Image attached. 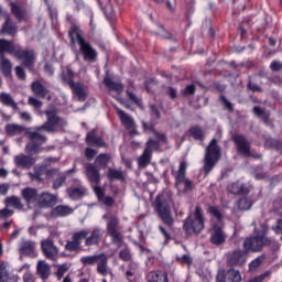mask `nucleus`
I'll use <instances>...</instances> for the list:
<instances>
[{"instance_id":"nucleus-1","label":"nucleus","mask_w":282,"mask_h":282,"mask_svg":"<svg viewBox=\"0 0 282 282\" xmlns=\"http://www.w3.org/2000/svg\"><path fill=\"white\" fill-rule=\"evenodd\" d=\"M270 228L267 224H262L260 229H254L253 236L245 239L242 248L234 250L228 254V265L231 268H241L246 263L248 252H261L263 248L270 247L274 239L268 237Z\"/></svg>"},{"instance_id":"nucleus-2","label":"nucleus","mask_w":282,"mask_h":282,"mask_svg":"<svg viewBox=\"0 0 282 282\" xmlns=\"http://www.w3.org/2000/svg\"><path fill=\"white\" fill-rule=\"evenodd\" d=\"M10 54L18 61L22 62L23 67L32 70L36 61V53L32 48H23L21 44H14V42L6 39H0V56Z\"/></svg>"},{"instance_id":"nucleus-3","label":"nucleus","mask_w":282,"mask_h":282,"mask_svg":"<svg viewBox=\"0 0 282 282\" xmlns=\"http://www.w3.org/2000/svg\"><path fill=\"white\" fill-rule=\"evenodd\" d=\"M68 39L70 45L79 46V54L86 63H96L98 61V51L91 45L90 42L85 40V35L79 25L73 24L68 31Z\"/></svg>"},{"instance_id":"nucleus-4","label":"nucleus","mask_w":282,"mask_h":282,"mask_svg":"<svg viewBox=\"0 0 282 282\" xmlns=\"http://www.w3.org/2000/svg\"><path fill=\"white\" fill-rule=\"evenodd\" d=\"M171 204H173V199L166 194H159L153 202V208L158 217L167 228H173L175 224L173 213L171 212Z\"/></svg>"},{"instance_id":"nucleus-5","label":"nucleus","mask_w":282,"mask_h":282,"mask_svg":"<svg viewBox=\"0 0 282 282\" xmlns=\"http://www.w3.org/2000/svg\"><path fill=\"white\" fill-rule=\"evenodd\" d=\"M102 219L107 221L106 231L108 237L111 239V245L117 246V248H121L124 246V236L122 231H120V218L112 214H105Z\"/></svg>"},{"instance_id":"nucleus-6","label":"nucleus","mask_w":282,"mask_h":282,"mask_svg":"<svg viewBox=\"0 0 282 282\" xmlns=\"http://www.w3.org/2000/svg\"><path fill=\"white\" fill-rule=\"evenodd\" d=\"M206 218L204 217V209L202 206H196L193 214H191L183 223V230L185 235H199L205 228Z\"/></svg>"},{"instance_id":"nucleus-7","label":"nucleus","mask_w":282,"mask_h":282,"mask_svg":"<svg viewBox=\"0 0 282 282\" xmlns=\"http://www.w3.org/2000/svg\"><path fill=\"white\" fill-rule=\"evenodd\" d=\"M45 129H41V126L34 128V130H28L25 132L26 138L30 142L25 145L26 153H39L41 147L47 142V135L43 134Z\"/></svg>"},{"instance_id":"nucleus-8","label":"nucleus","mask_w":282,"mask_h":282,"mask_svg":"<svg viewBox=\"0 0 282 282\" xmlns=\"http://www.w3.org/2000/svg\"><path fill=\"white\" fill-rule=\"evenodd\" d=\"M221 158V148L217 143V139H213L206 148L204 171L208 175L215 169V164Z\"/></svg>"},{"instance_id":"nucleus-9","label":"nucleus","mask_w":282,"mask_h":282,"mask_svg":"<svg viewBox=\"0 0 282 282\" xmlns=\"http://www.w3.org/2000/svg\"><path fill=\"white\" fill-rule=\"evenodd\" d=\"M59 78L64 85H68L79 102L87 100V91H85L80 83L74 82V70H72V68H67L66 73H62Z\"/></svg>"},{"instance_id":"nucleus-10","label":"nucleus","mask_w":282,"mask_h":282,"mask_svg":"<svg viewBox=\"0 0 282 282\" xmlns=\"http://www.w3.org/2000/svg\"><path fill=\"white\" fill-rule=\"evenodd\" d=\"M188 170V163L186 161H181L178 165V171L174 175L176 188H182L183 193H192L195 191V183L191 178L186 177V171Z\"/></svg>"},{"instance_id":"nucleus-11","label":"nucleus","mask_w":282,"mask_h":282,"mask_svg":"<svg viewBox=\"0 0 282 282\" xmlns=\"http://www.w3.org/2000/svg\"><path fill=\"white\" fill-rule=\"evenodd\" d=\"M232 140L236 144L237 153L242 158H253V160H261V158H263L262 154H252V152L250 151V141L246 139V135L235 134L232 137Z\"/></svg>"},{"instance_id":"nucleus-12","label":"nucleus","mask_w":282,"mask_h":282,"mask_svg":"<svg viewBox=\"0 0 282 282\" xmlns=\"http://www.w3.org/2000/svg\"><path fill=\"white\" fill-rule=\"evenodd\" d=\"M89 235V229H82L76 231L72 236V240H68L64 246L66 252H78L83 248V239Z\"/></svg>"},{"instance_id":"nucleus-13","label":"nucleus","mask_w":282,"mask_h":282,"mask_svg":"<svg viewBox=\"0 0 282 282\" xmlns=\"http://www.w3.org/2000/svg\"><path fill=\"white\" fill-rule=\"evenodd\" d=\"M116 111L122 127L130 131V135H140V132L135 129V121L133 120V117L120 108H116Z\"/></svg>"},{"instance_id":"nucleus-14","label":"nucleus","mask_w":282,"mask_h":282,"mask_svg":"<svg viewBox=\"0 0 282 282\" xmlns=\"http://www.w3.org/2000/svg\"><path fill=\"white\" fill-rule=\"evenodd\" d=\"M45 116L47 118L40 129H44L47 133H54L56 127L61 124V117L56 116V110H46Z\"/></svg>"},{"instance_id":"nucleus-15","label":"nucleus","mask_w":282,"mask_h":282,"mask_svg":"<svg viewBox=\"0 0 282 282\" xmlns=\"http://www.w3.org/2000/svg\"><path fill=\"white\" fill-rule=\"evenodd\" d=\"M209 241L212 246H224L226 243V232L221 226L214 224L209 229Z\"/></svg>"},{"instance_id":"nucleus-16","label":"nucleus","mask_w":282,"mask_h":282,"mask_svg":"<svg viewBox=\"0 0 282 282\" xmlns=\"http://www.w3.org/2000/svg\"><path fill=\"white\" fill-rule=\"evenodd\" d=\"M41 248L44 257L50 261H56V259H58V247L54 245V240H43Z\"/></svg>"},{"instance_id":"nucleus-17","label":"nucleus","mask_w":282,"mask_h":282,"mask_svg":"<svg viewBox=\"0 0 282 282\" xmlns=\"http://www.w3.org/2000/svg\"><path fill=\"white\" fill-rule=\"evenodd\" d=\"M88 232L89 234L84 238L86 248L99 246L100 241H102V228L94 227L90 231L88 230Z\"/></svg>"},{"instance_id":"nucleus-18","label":"nucleus","mask_w":282,"mask_h":282,"mask_svg":"<svg viewBox=\"0 0 282 282\" xmlns=\"http://www.w3.org/2000/svg\"><path fill=\"white\" fill-rule=\"evenodd\" d=\"M14 164L18 169L22 171H30L34 164H36V159L34 156L18 154L14 156Z\"/></svg>"},{"instance_id":"nucleus-19","label":"nucleus","mask_w":282,"mask_h":282,"mask_svg":"<svg viewBox=\"0 0 282 282\" xmlns=\"http://www.w3.org/2000/svg\"><path fill=\"white\" fill-rule=\"evenodd\" d=\"M86 177L91 186H100V170L94 163L86 165Z\"/></svg>"},{"instance_id":"nucleus-20","label":"nucleus","mask_w":282,"mask_h":282,"mask_svg":"<svg viewBox=\"0 0 282 282\" xmlns=\"http://www.w3.org/2000/svg\"><path fill=\"white\" fill-rule=\"evenodd\" d=\"M86 144H88V147H97L98 149H107V142H105L102 137H98L96 130H91L87 133Z\"/></svg>"},{"instance_id":"nucleus-21","label":"nucleus","mask_w":282,"mask_h":282,"mask_svg":"<svg viewBox=\"0 0 282 282\" xmlns=\"http://www.w3.org/2000/svg\"><path fill=\"white\" fill-rule=\"evenodd\" d=\"M0 32L3 35L17 36V33L19 32V26L15 22L12 21V18L10 15H7Z\"/></svg>"},{"instance_id":"nucleus-22","label":"nucleus","mask_w":282,"mask_h":282,"mask_svg":"<svg viewBox=\"0 0 282 282\" xmlns=\"http://www.w3.org/2000/svg\"><path fill=\"white\" fill-rule=\"evenodd\" d=\"M21 196L28 205L39 203V189L37 188L25 187L21 191Z\"/></svg>"},{"instance_id":"nucleus-23","label":"nucleus","mask_w":282,"mask_h":282,"mask_svg":"<svg viewBox=\"0 0 282 282\" xmlns=\"http://www.w3.org/2000/svg\"><path fill=\"white\" fill-rule=\"evenodd\" d=\"M56 195L44 192L39 195L37 204L41 208H52L56 204Z\"/></svg>"},{"instance_id":"nucleus-24","label":"nucleus","mask_w":282,"mask_h":282,"mask_svg":"<svg viewBox=\"0 0 282 282\" xmlns=\"http://www.w3.org/2000/svg\"><path fill=\"white\" fill-rule=\"evenodd\" d=\"M19 252L24 257H34V253L36 252V242L32 240L22 241L20 243Z\"/></svg>"},{"instance_id":"nucleus-25","label":"nucleus","mask_w":282,"mask_h":282,"mask_svg":"<svg viewBox=\"0 0 282 282\" xmlns=\"http://www.w3.org/2000/svg\"><path fill=\"white\" fill-rule=\"evenodd\" d=\"M11 14L17 19L18 23H23L25 21V15L28 11L24 8L19 6L17 2H10Z\"/></svg>"},{"instance_id":"nucleus-26","label":"nucleus","mask_w":282,"mask_h":282,"mask_svg":"<svg viewBox=\"0 0 282 282\" xmlns=\"http://www.w3.org/2000/svg\"><path fill=\"white\" fill-rule=\"evenodd\" d=\"M74 213V209L67 205H58L54 207L51 212V216L56 219L58 217H67Z\"/></svg>"},{"instance_id":"nucleus-27","label":"nucleus","mask_w":282,"mask_h":282,"mask_svg":"<svg viewBox=\"0 0 282 282\" xmlns=\"http://www.w3.org/2000/svg\"><path fill=\"white\" fill-rule=\"evenodd\" d=\"M31 89L37 98H45L50 94V89L39 80L31 84Z\"/></svg>"},{"instance_id":"nucleus-28","label":"nucleus","mask_w":282,"mask_h":282,"mask_svg":"<svg viewBox=\"0 0 282 282\" xmlns=\"http://www.w3.org/2000/svg\"><path fill=\"white\" fill-rule=\"evenodd\" d=\"M228 193H231V195H249L250 188L248 186L241 184V183H231L227 187Z\"/></svg>"},{"instance_id":"nucleus-29","label":"nucleus","mask_w":282,"mask_h":282,"mask_svg":"<svg viewBox=\"0 0 282 282\" xmlns=\"http://www.w3.org/2000/svg\"><path fill=\"white\" fill-rule=\"evenodd\" d=\"M147 282H169V273L165 271H150L147 275Z\"/></svg>"},{"instance_id":"nucleus-30","label":"nucleus","mask_w":282,"mask_h":282,"mask_svg":"<svg viewBox=\"0 0 282 282\" xmlns=\"http://www.w3.org/2000/svg\"><path fill=\"white\" fill-rule=\"evenodd\" d=\"M0 72L6 78L12 76V62L6 55H0Z\"/></svg>"},{"instance_id":"nucleus-31","label":"nucleus","mask_w":282,"mask_h":282,"mask_svg":"<svg viewBox=\"0 0 282 282\" xmlns=\"http://www.w3.org/2000/svg\"><path fill=\"white\" fill-rule=\"evenodd\" d=\"M104 85L109 91H117V94H122L124 91V85L120 82H113L111 77H105Z\"/></svg>"},{"instance_id":"nucleus-32","label":"nucleus","mask_w":282,"mask_h":282,"mask_svg":"<svg viewBox=\"0 0 282 282\" xmlns=\"http://www.w3.org/2000/svg\"><path fill=\"white\" fill-rule=\"evenodd\" d=\"M36 270H37L39 276L42 278L43 281L50 279V274H52V267H50V264L44 260H40L37 262Z\"/></svg>"},{"instance_id":"nucleus-33","label":"nucleus","mask_w":282,"mask_h":282,"mask_svg":"<svg viewBox=\"0 0 282 282\" xmlns=\"http://www.w3.org/2000/svg\"><path fill=\"white\" fill-rule=\"evenodd\" d=\"M109 162H111V154L100 153L99 155H97L94 165L100 171H105V169L109 166Z\"/></svg>"},{"instance_id":"nucleus-34","label":"nucleus","mask_w":282,"mask_h":282,"mask_svg":"<svg viewBox=\"0 0 282 282\" xmlns=\"http://www.w3.org/2000/svg\"><path fill=\"white\" fill-rule=\"evenodd\" d=\"M4 206L7 208H17L18 210H23V205L21 198L18 196H9L4 199Z\"/></svg>"},{"instance_id":"nucleus-35","label":"nucleus","mask_w":282,"mask_h":282,"mask_svg":"<svg viewBox=\"0 0 282 282\" xmlns=\"http://www.w3.org/2000/svg\"><path fill=\"white\" fill-rule=\"evenodd\" d=\"M0 102L4 107H10L11 109H18L17 101H14V98H12L11 94L0 93Z\"/></svg>"},{"instance_id":"nucleus-36","label":"nucleus","mask_w":282,"mask_h":282,"mask_svg":"<svg viewBox=\"0 0 282 282\" xmlns=\"http://www.w3.org/2000/svg\"><path fill=\"white\" fill-rule=\"evenodd\" d=\"M153 154L149 152V150H144L143 153L138 159V164L140 169H147L151 164V160Z\"/></svg>"},{"instance_id":"nucleus-37","label":"nucleus","mask_w":282,"mask_h":282,"mask_svg":"<svg viewBox=\"0 0 282 282\" xmlns=\"http://www.w3.org/2000/svg\"><path fill=\"white\" fill-rule=\"evenodd\" d=\"M25 131V127L19 126L17 123H9L6 126V132L8 135H21Z\"/></svg>"},{"instance_id":"nucleus-38","label":"nucleus","mask_w":282,"mask_h":282,"mask_svg":"<svg viewBox=\"0 0 282 282\" xmlns=\"http://www.w3.org/2000/svg\"><path fill=\"white\" fill-rule=\"evenodd\" d=\"M189 135L194 138V140H199L200 142H204V130H202V127L199 126H193L188 130Z\"/></svg>"},{"instance_id":"nucleus-39","label":"nucleus","mask_w":282,"mask_h":282,"mask_svg":"<svg viewBox=\"0 0 282 282\" xmlns=\"http://www.w3.org/2000/svg\"><path fill=\"white\" fill-rule=\"evenodd\" d=\"M67 195L70 199H80V197H85V189L82 187L68 188Z\"/></svg>"},{"instance_id":"nucleus-40","label":"nucleus","mask_w":282,"mask_h":282,"mask_svg":"<svg viewBox=\"0 0 282 282\" xmlns=\"http://www.w3.org/2000/svg\"><path fill=\"white\" fill-rule=\"evenodd\" d=\"M108 180H118L119 182H124V174L120 170L109 169Z\"/></svg>"},{"instance_id":"nucleus-41","label":"nucleus","mask_w":282,"mask_h":282,"mask_svg":"<svg viewBox=\"0 0 282 282\" xmlns=\"http://www.w3.org/2000/svg\"><path fill=\"white\" fill-rule=\"evenodd\" d=\"M65 182H67V175L64 173H58L57 177L53 181L52 188L54 191H58V188H61Z\"/></svg>"},{"instance_id":"nucleus-42","label":"nucleus","mask_w":282,"mask_h":282,"mask_svg":"<svg viewBox=\"0 0 282 282\" xmlns=\"http://www.w3.org/2000/svg\"><path fill=\"white\" fill-rule=\"evenodd\" d=\"M100 259V256H84L80 258L83 265H96Z\"/></svg>"},{"instance_id":"nucleus-43","label":"nucleus","mask_w":282,"mask_h":282,"mask_svg":"<svg viewBox=\"0 0 282 282\" xmlns=\"http://www.w3.org/2000/svg\"><path fill=\"white\" fill-rule=\"evenodd\" d=\"M144 151H149L151 154H153V151H160V141L149 139L145 143Z\"/></svg>"},{"instance_id":"nucleus-44","label":"nucleus","mask_w":282,"mask_h":282,"mask_svg":"<svg viewBox=\"0 0 282 282\" xmlns=\"http://www.w3.org/2000/svg\"><path fill=\"white\" fill-rule=\"evenodd\" d=\"M239 210H250L252 208V200L248 197H242L238 200Z\"/></svg>"},{"instance_id":"nucleus-45","label":"nucleus","mask_w":282,"mask_h":282,"mask_svg":"<svg viewBox=\"0 0 282 282\" xmlns=\"http://www.w3.org/2000/svg\"><path fill=\"white\" fill-rule=\"evenodd\" d=\"M207 213L209 215H212V217H215V219H217L218 221H221L224 219V215L221 214V212L219 210V208L210 205L208 208H207Z\"/></svg>"},{"instance_id":"nucleus-46","label":"nucleus","mask_w":282,"mask_h":282,"mask_svg":"<svg viewBox=\"0 0 282 282\" xmlns=\"http://www.w3.org/2000/svg\"><path fill=\"white\" fill-rule=\"evenodd\" d=\"M227 274H228L229 281L241 282V272H239V270L229 269Z\"/></svg>"},{"instance_id":"nucleus-47","label":"nucleus","mask_w":282,"mask_h":282,"mask_svg":"<svg viewBox=\"0 0 282 282\" xmlns=\"http://www.w3.org/2000/svg\"><path fill=\"white\" fill-rule=\"evenodd\" d=\"M131 249L126 245V247L119 251V259L121 261H131Z\"/></svg>"},{"instance_id":"nucleus-48","label":"nucleus","mask_w":282,"mask_h":282,"mask_svg":"<svg viewBox=\"0 0 282 282\" xmlns=\"http://www.w3.org/2000/svg\"><path fill=\"white\" fill-rule=\"evenodd\" d=\"M265 147H268L269 149H275L276 151H279L280 149H282V143L281 141L276 140V139H267L265 141Z\"/></svg>"},{"instance_id":"nucleus-49","label":"nucleus","mask_w":282,"mask_h":282,"mask_svg":"<svg viewBox=\"0 0 282 282\" xmlns=\"http://www.w3.org/2000/svg\"><path fill=\"white\" fill-rule=\"evenodd\" d=\"M69 270V267L67 264H59V267L57 268V271L55 272V276L57 279V281H61V279H63V276H65V273Z\"/></svg>"},{"instance_id":"nucleus-50","label":"nucleus","mask_w":282,"mask_h":282,"mask_svg":"<svg viewBox=\"0 0 282 282\" xmlns=\"http://www.w3.org/2000/svg\"><path fill=\"white\" fill-rule=\"evenodd\" d=\"M176 261H178L181 265H193V258H191V256L188 254H183L182 257H177Z\"/></svg>"},{"instance_id":"nucleus-51","label":"nucleus","mask_w":282,"mask_h":282,"mask_svg":"<svg viewBox=\"0 0 282 282\" xmlns=\"http://www.w3.org/2000/svg\"><path fill=\"white\" fill-rule=\"evenodd\" d=\"M220 102H223L225 109L229 111V113H232V111H235V106L226 98V96H220Z\"/></svg>"},{"instance_id":"nucleus-52","label":"nucleus","mask_w":282,"mask_h":282,"mask_svg":"<svg viewBox=\"0 0 282 282\" xmlns=\"http://www.w3.org/2000/svg\"><path fill=\"white\" fill-rule=\"evenodd\" d=\"M0 282H10V275L6 269V264H0Z\"/></svg>"},{"instance_id":"nucleus-53","label":"nucleus","mask_w":282,"mask_h":282,"mask_svg":"<svg viewBox=\"0 0 282 282\" xmlns=\"http://www.w3.org/2000/svg\"><path fill=\"white\" fill-rule=\"evenodd\" d=\"M97 272L102 276H107V259H104L100 262H98Z\"/></svg>"},{"instance_id":"nucleus-54","label":"nucleus","mask_w":282,"mask_h":282,"mask_svg":"<svg viewBox=\"0 0 282 282\" xmlns=\"http://www.w3.org/2000/svg\"><path fill=\"white\" fill-rule=\"evenodd\" d=\"M126 94H127V96H128V98H129V100H130L131 102H133V104L137 105L138 107H140V105H142V99L138 98V96L134 95L133 91L127 90Z\"/></svg>"},{"instance_id":"nucleus-55","label":"nucleus","mask_w":282,"mask_h":282,"mask_svg":"<svg viewBox=\"0 0 282 282\" xmlns=\"http://www.w3.org/2000/svg\"><path fill=\"white\" fill-rule=\"evenodd\" d=\"M15 76L19 80H25L28 78V75L25 74V69H23V66L15 67Z\"/></svg>"},{"instance_id":"nucleus-56","label":"nucleus","mask_w":282,"mask_h":282,"mask_svg":"<svg viewBox=\"0 0 282 282\" xmlns=\"http://www.w3.org/2000/svg\"><path fill=\"white\" fill-rule=\"evenodd\" d=\"M94 188V193L96 194L99 202H102L105 199V191L99 185H91Z\"/></svg>"},{"instance_id":"nucleus-57","label":"nucleus","mask_w":282,"mask_h":282,"mask_svg":"<svg viewBox=\"0 0 282 282\" xmlns=\"http://www.w3.org/2000/svg\"><path fill=\"white\" fill-rule=\"evenodd\" d=\"M29 105L34 107V109H41L43 107V101L36 99L35 97H29Z\"/></svg>"},{"instance_id":"nucleus-58","label":"nucleus","mask_w":282,"mask_h":282,"mask_svg":"<svg viewBox=\"0 0 282 282\" xmlns=\"http://www.w3.org/2000/svg\"><path fill=\"white\" fill-rule=\"evenodd\" d=\"M12 215H14V210L12 209H8V208L0 209V219H10Z\"/></svg>"},{"instance_id":"nucleus-59","label":"nucleus","mask_w":282,"mask_h":282,"mask_svg":"<svg viewBox=\"0 0 282 282\" xmlns=\"http://www.w3.org/2000/svg\"><path fill=\"white\" fill-rule=\"evenodd\" d=\"M195 91H197L195 84L188 85L183 90V96H194Z\"/></svg>"},{"instance_id":"nucleus-60","label":"nucleus","mask_w":282,"mask_h":282,"mask_svg":"<svg viewBox=\"0 0 282 282\" xmlns=\"http://www.w3.org/2000/svg\"><path fill=\"white\" fill-rule=\"evenodd\" d=\"M247 87L250 91L253 93H260L263 91V89L261 88V86L257 85L256 83H252V80H249L247 84Z\"/></svg>"},{"instance_id":"nucleus-61","label":"nucleus","mask_w":282,"mask_h":282,"mask_svg":"<svg viewBox=\"0 0 282 282\" xmlns=\"http://www.w3.org/2000/svg\"><path fill=\"white\" fill-rule=\"evenodd\" d=\"M263 263V260L261 258H256L249 263V270H257Z\"/></svg>"},{"instance_id":"nucleus-62","label":"nucleus","mask_w":282,"mask_h":282,"mask_svg":"<svg viewBox=\"0 0 282 282\" xmlns=\"http://www.w3.org/2000/svg\"><path fill=\"white\" fill-rule=\"evenodd\" d=\"M85 155H86L87 160H93V158H96V155H98V151H96L91 148H86Z\"/></svg>"},{"instance_id":"nucleus-63","label":"nucleus","mask_w":282,"mask_h":282,"mask_svg":"<svg viewBox=\"0 0 282 282\" xmlns=\"http://www.w3.org/2000/svg\"><path fill=\"white\" fill-rule=\"evenodd\" d=\"M271 72H281L282 70V63L279 61H273L270 64Z\"/></svg>"},{"instance_id":"nucleus-64","label":"nucleus","mask_w":282,"mask_h":282,"mask_svg":"<svg viewBox=\"0 0 282 282\" xmlns=\"http://www.w3.org/2000/svg\"><path fill=\"white\" fill-rule=\"evenodd\" d=\"M272 230L275 235H282V218L276 220L275 226H272Z\"/></svg>"}]
</instances>
